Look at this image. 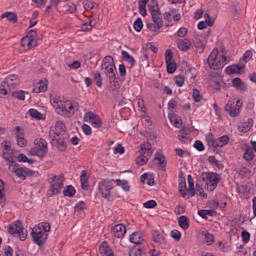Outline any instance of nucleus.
Masks as SVG:
<instances>
[{
    "mask_svg": "<svg viewBox=\"0 0 256 256\" xmlns=\"http://www.w3.org/2000/svg\"><path fill=\"white\" fill-rule=\"evenodd\" d=\"M50 103L55 109L57 115L60 117H66L67 119L73 117L77 111H79V103L71 100H67L61 96H50Z\"/></svg>",
    "mask_w": 256,
    "mask_h": 256,
    "instance_id": "obj_1",
    "label": "nucleus"
},
{
    "mask_svg": "<svg viewBox=\"0 0 256 256\" xmlns=\"http://www.w3.org/2000/svg\"><path fill=\"white\" fill-rule=\"evenodd\" d=\"M49 231H51V225L48 222H41L34 226L31 232L32 239L36 245H43L49 237Z\"/></svg>",
    "mask_w": 256,
    "mask_h": 256,
    "instance_id": "obj_2",
    "label": "nucleus"
},
{
    "mask_svg": "<svg viewBox=\"0 0 256 256\" xmlns=\"http://www.w3.org/2000/svg\"><path fill=\"white\" fill-rule=\"evenodd\" d=\"M207 63L211 69L219 71V69H223V67L227 65V57L223 54H219V50L214 48L208 56Z\"/></svg>",
    "mask_w": 256,
    "mask_h": 256,
    "instance_id": "obj_3",
    "label": "nucleus"
},
{
    "mask_svg": "<svg viewBox=\"0 0 256 256\" xmlns=\"http://www.w3.org/2000/svg\"><path fill=\"white\" fill-rule=\"evenodd\" d=\"M50 183V187L47 190V197H53V195H59L61 193V189L64 187L65 176L63 174L60 175H51L48 179Z\"/></svg>",
    "mask_w": 256,
    "mask_h": 256,
    "instance_id": "obj_4",
    "label": "nucleus"
},
{
    "mask_svg": "<svg viewBox=\"0 0 256 256\" xmlns=\"http://www.w3.org/2000/svg\"><path fill=\"white\" fill-rule=\"evenodd\" d=\"M47 153H49L47 141L43 138H36L34 140V147L30 149V155L43 159Z\"/></svg>",
    "mask_w": 256,
    "mask_h": 256,
    "instance_id": "obj_5",
    "label": "nucleus"
},
{
    "mask_svg": "<svg viewBox=\"0 0 256 256\" xmlns=\"http://www.w3.org/2000/svg\"><path fill=\"white\" fill-rule=\"evenodd\" d=\"M206 142L213 151H218L219 149L225 147V145L229 144V137L227 135H223L215 139V136H213L212 133H208L206 135Z\"/></svg>",
    "mask_w": 256,
    "mask_h": 256,
    "instance_id": "obj_6",
    "label": "nucleus"
},
{
    "mask_svg": "<svg viewBox=\"0 0 256 256\" xmlns=\"http://www.w3.org/2000/svg\"><path fill=\"white\" fill-rule=\"evenodd\" d=\"M102 70L109 79L117 77V68L115 67V60L111 56H106L102 60Z\"/></svg>",
    "mask_w": 256,
    "mask_h": 256,
    "instance_id": "obj_7",
    "label": "nucleus"
},
{
    "mask_svg": "<svg viewBox=\"0 0 256 256\" xmlns=\"http://www.w3.org/2000/svg\"><path fill=\"white\" fill-rule=\"evenodd\" d=\"M8 232L14 237H19L20 241H25L27 239V230L23 228V223H21V221H16L10 224Z\"/></svg>",
    "mask_w": 256,
    "mask_h": 256,
    "instance_id": "obj_8",
    "label": "nucleus"
},
{
    "mask_svg": "<svg viewBox=\"0 0 256 256\" xmlns=\"http://www.w3.org/2000/svg\"><path fill=\"white\" fill-rule=\"evenodd\" d=\"M203 181L206 183L207 191H215L217 185H219V181H221V176L214 172H206L204 173Z\"/></svg>",
    "mask_w": 256,
    "mask_h": 256,
    "instance_id": "obj_9",
    "label": "nucleus"
},
{
    "mask_svg": "<svg viewBox=\"0 0 256 256\" xmlns=\"http://www.w3.org/2000/svg\"><path fill=\"white\" fill-rule=\"evenodd\" d=\"M113 180L102 179L98 183V191L103 199H111V191H113Z\"/></svg>",
    "mask_w": 256,
    "mask_h": 256,
    "instance_id": "obj_10",
    "label": "nucleus"
},
{
    "mask_svg": "<svg viewBox=\"0 0 256 256\" xmlns=\"http://www.w3.org/2000/svg\"><path fill=\"white\" fill-rule=\"evenodd\" d=\"M149 11L153 20V23H156L163 27V15L161 14V10L159 9V5L157 1L152 0L151 3L148 5Z\"/></svg>",
    "mask_w": 256,
    "mask_h": 256,
    "instance_id": "obj_11",
    "label": "nucleus"
},
{
    "mask_svg": "<svg viewBox=\"0 0 256 256\" xmlns=\"http://www.w3.org/2000/svg\"><path fill=\"white\" fill-rule=\"evenodd\" d=\"M242 105H243V103H241V100H237L236 102H235V100L228 101L225 109H226L227 113L230 115V117H237V115H239L241 113Z\"/></svg>",
    "mask_w": 256,
    "mask_h": 256,
    "instance_id": "obj_12",
    "label": "nucleus"
},
{
    "mask_svg": "<svg viewBox=\"0 0 256 256\" xmlns=\"http://www.w3.org/2000/svg\"><path fill=\"white\" fill-rule=\"evenodd\" d=\"M84 121L86 123H91L92 127H95L96 129L103 127L101 117L93 112H87L84 116Z\"/></svg>",
    "mask_w": 256,
    "mask_h": 256,
    "instance_id": "obj_13",
    "label": "nucleus"
},
{
    "mask_svg": "<svg viewBox=\"0 0 256 256\" xmlns=\"http://www.w3.org/2000/svg\"><path fill=\"white\" fill-rule=\"evenodd\" d=\"M14 173H15L16 177H18L22 181H25V179H27V177H32V175H35V171H33L27 167L17 168V166H14Z\"/></svg>",
    "mask_w": 256,
    "mask_h": 256,
    "instance_id": "obj_14",
    "label": "nucleus"
},
{
    "mask_svg": "<svg viewBox=\"0 0 256 256\" xmlns=\"http://www.w3.org/2000/svg\"><path fill=\"white\" fill-rule=\"evenodd\" d=\"M1 147L3 148L2 157L4 160H6L8 163L9 161H13V155L15 154V151L11 149V142L4 141L1 144Z\"/></svg>",
    "mask_w": 256,
    "mask_h": 256,
    "instance_id": "obj_15",
    "label": "nucleus"
},
{
    "mask_svg": "<svg viewBox=\"0 0 256 256\" xmlns=\"http://www.w3.org/2000/svg\"><path fill=\"white\" fill-rule=\"evenodd\" d=\"M52 137V145L57 147L58 151H67V143H65V138L61 135H53Z\"/></svg>",
    "mask_w": 256,
    "mask_h": 256,
    "instance_id": "obj_16",
    "label": "nucleus"
},
{
    "mask_svg": "<svg viewBox=\"0 0 256 256\" xmlns=\"http://www.w3.org/2000/svg\"><path fill=\"white\" fill-rule=\"evenodd\" d=\"M4 85H6L9 89V91H12V89H16V87L19 85V76L12 74L9 75L4 79Z\"/></svg>",
    "mask_w": 256,
    "mask_h": 256,
    "instance_id": "obj_17",
    "label": "nucleus"
},
{
    "mask_svg": "<svg viewBox=\"0 0 256 256\" xmlns=\"http://www.w3.org/2000/svg\"><path fill=\"white\" fill-rule=\"evenodd\" d=\"M12 160L8 161V163H15V160L19 161V163H29V165H33L35 163V160L27 158L25 154H21L17 151L14 152V155H12Z\"/></svg>",
    "mask_w": 256,
    "mask_h": 256,
    "instance_id": "obj_18",
    "label": "nucleus"
},
{
    "mask_svg": "<svg viewBox=\"0 0 256 256\" xmlns=\"http://www.w3.org/2000/svg\"><path fill=\"white\" fill-rule=\"evenodd\" d=\"M243 69H245L244 64H242L240 61L238 64H233L231 66H228L226 68V73L228 75H241Z\"/></svg>",
    "mask_w": 256,
    "mask_h": 256,
    "instance_id": "obj_19",
    "label": "nucleus"
},
{
    "mask_svg": "<svg viewBox=\"0 0 256 256\" xmlns=\"http://www.w3.org/2000/svg\"><path fill=\"white\" fill-rule=\"evenodd\" d=\"M112 233L117 239H123L127 233V227L123 224H117L113 227Z\"/></svg>",
    "mask_w": 256,
    "mask_h": 256,
    "instance_id": "obj_20",
    "label": "nucleus"
},
{
    "mask_svg": "<svg viewBox=\"0 0 256 256\" xmlns=\"http://www.w3.org/2000/svg\"><path fill=\"white\" fill-rule=\"evenodd\" d=\"M99 253L101 256H115L113 249H111V246H109V243H107V241H103L100 244Z\"/></svg>",
    "mask_w": 256,
    "mask_h": 256,
    "instance_id": "obj_21",
    "label": "nucleus"
},
{
    "mask_svg": "<svg viewBox=\"0 0 256 256\" xmlns=\"http://www.w3.org/2000/svg\"><path fill=\"white\" fill-rule=\"evenodd\" d=\"M15 131L18 146L25 147V145H27V140L25 139V133L23 132V130H21V126H16Z\"/></svg>",
    "mask_w": 256,
    "mask_h": 256,
    "instance_id": "obj_22",
    "label": "nucleus"
},
{
    "mask_svg": "<svg viewBox=\"0 0 256 256\" xmlns=\"http://www.w3.org/2000/svg\"><path fill=\"white\" fill-rule=\"evenodd\" d=\"M65 123L63 121H57L55 124V128L50 131V137H53V135H63L66 131Z\"/></svg>",
    "mask_w": 256,
    "mask_h": 256,
    "instance_id": "obj_23",
    "label": "nucleus"
},
{
    "mask_svg": "<svg viewBox=\"0 0 256 256\" xmlns=\"http://www.w3.org/2000/svg\"><path fill=\"white\" fill-rule=\"evenodd\" d=\"M81 189L83 191H89V176L87 170H82L80 175Z\"/></svg>",
    "mask_w": 256,
    "mask_h": 256,
    "instance_id": "obj_24",
    "label": "nucleus"
},
{
    "mask_svg": "<svg viewBox=\"0 0 256 256\" xmlns=\"http://www.w3.org/2000/svg\"><path fill=\"white\" fill-rule=\"evenodd\" d=\"M62 13H75L77 11V6L73 2H66L61 6Z\"/></svg>",
    "mask_w": 256,
    "mask_h": 256,
    "instance_id": "obj_25",
    "label": "nucleus"
},
{
    "mask_svg": "<svg viewBox=\"0 0 256 256\" xmlns=\"http://www.w3.org/2000/svg\"><path fill=\"white\" fill-rule=\"evenodd\" d=\"M21 46L24 49H33V47H37V40H31V39L27 38V36H25L21 40Z\"/></svg>",
    "mask_w": 256,
    "mask_h": 256,
    "instance_id": "obj_26",
    "label": "nucleus"
},
{
    "mask_svg": "<svg viewBox=\"0 0 256 256\" xmlns=\"http://www.w3.org/2000/svg\"><path fill=\"white\" fill-rule=\"evenodd\" d=\"M152 237L155 243H158L159 245H165V235L162 232H159V230H154L152 232Z\"/></svg>",
    "mask_w": 256,
    "mask_h": 256,
    "instance_id": "obj_27",
    "label": "nucleus"
},
{
    "mask_svg": "<svg viewBox=\"0 0 256 256\" xmlns=\"http://www.w3.org/2000/svg\"><path fill=\"white\" fill-rule=\"evenodd\" d=\"M155 161H158V165L162 171H165V167H167V161L165 160V155L160 152H157L154 155Z\"/></svg>",
    "mask_w": 256,
    "mask_h": 256,
    "instance_id": "obj_28",
    "label": "nucleus"
},
{
    "mask_svg": "<svg viewBox=\"0 0 256 256\" xmlns=\"http://www.w3.org/2000/svg\"><path fill=\"white\" fill-rule=\"evenodd\" d=\"M153 146L149 142H144L140 145V151L139 153H145L148 157H151L153 155Z\"/></svg>",
    "mask_w": 256,
    "mask_h": 256,
    "instance_id": "obj_29",
    "label": "nucleus"
},
{
    "mask_svg": "<svg viewBox=\"0 0 256 256\" xmlns=\"http://www.w3.org/2000/svg\"><path fill=\"white\" fill-rule=\"evenodd\" d=\"M48 89V85L46 80H40L39 83L35 84L34 88H33V93H45V91H47Z\"/></svg>",
    "mask_w": 256,
    "mask_h": 256,
    "instance_id": "obj_30",
    "label": "nucleus"
},
{
    "mask_svg": "<svg viewBox=\"0 0 256 256\" xmlns=\"http://www.w3.org/2000/svg\"><path fill=\"white\" fill-rule=\"evenodd\" d=\"M232 86L237 89L238 91H246L247 86L245 85V82L241 80V78H234L232 80Z\"/></svg>",
    "mask_w": 256,
    "mask_h": 256,
    "instance_id": "obj_31",
    "label": "nucleus"
},
{
    "mask_svg": "<svg viewBox=\"0 0 256 256\" xmlns=\"http://www.w3.org/2000/svg\"><path fill=\"white\" fill-rule=\"evenodd\" d=\"M130 242L134 243L135 245L143 243V234L141 232H133L130 235Z\"/></svg>",
    "mask_w": 256,
    "mask_h": 256,
    "instance_id": "obj_32",
    "label": "nucleus"
},
{
    "mask_svg": "<svg viewBox=\"0 0 256 256\" xmlns=\"http://www.w3.org/2000/svg\"><path fill=\"white\" fill-rule=\"evenodd\" d=\"M178 49L180 51H189L191 49V40L190 39H182L178 42Z\"/></svg>",
    "mask_w": 256,
    "mask_h": 256,
    "instance_id": "obj_33",
    "label": "nucleus"
},
{
    "mask_svg": "<svg viewBox=\"0 0 256 256\" xmlns=\"http://www.w3.org/2000/svg\"><path fill=\"white\" fill-rule=\"evenodd\" d=\"M147 3H149V0H139L138 1V9H139V13L140 15H142V17H147Z\"/></svg>",
    "mask_w": 256,
    "mask_h": 256,
    "instance_id": "obj_34",
    "label": "nucleus"
},
{
    "mask_svg": "<svg viewBox=\"0 0 256 256\" xmlns=\"http://www.w3.org/2000/svg\"><path fill=\"white\" fill-rule=\"evenodd\" d=\"M178 225L183 229L184 231H187L189 229V218L187 216H180L178 218Z\"/></svg>",
    "mask_w": 256,
    "mask_h": 256,
    "instance_id": "obj_35",
    "label": "nucleus"
},
{
    "mask_svg": "<svg viewBox=\"0 0 256 256\" xmlns=\"http://www.w3.org/2000/svg\"><path fill=\"white\" fill-rule=\"evenodd\" d=\"M178 189L182 197H185V195H187V181L185 180V178H180Z\"/></svg>",
    "mask_w": 256,
    "mask_h": 256,
    "instance_id": "obj_36",
    "label": "nucleus"
},
{
    "mask_svg": "<svg viewBox=\"0 0 256 256\" xmlns=\"http://www.w3.org/2000/svg\"><path fill=\"white\" fill-rule=\"evenodd\" d=\"M251 127H253V119H248L247 122H243L240 126H239V130L242 133H248V131H251Z\"/></svg>",
    "mask_w": 256,
    "mask_h": 256,
    "instance_id": "obj_37",
    "label": "nucleus"
},
{
    "mask_svg": "<svg viewBox=\"0 0 256 256\" xmlns=\"http://www.w3.org/2000/svg\"><path fill=\"white\" fill-rule=\"evenodd\" d=\"M110 90L111 91H119L121 89V82H119V78L115 76V78H110Z\"/></svg>",
    "mask_w": 256,
    "mask_h": 256,
    "instance_id": "obj_38",
    "label": "nucleus"
},
{
    "mask_svg": "<svg viewBox=\"0 0 256 256\" xmlns=\"http://www.w3.org/2000/svg\"><path fill=\"white\" fill-rule=\"evenodd\" d=\"M149 157L150 156H147V154H145V152L140 153V155L135 160L136 165H140V166L146 165V163H148V161H149Z\"/></svg>",
    "mask_w": 256,
    "mask_h": 256,
    "instance_id": "obj_39",
    "label": "nucleus"
},
{
    "mask_svg": "<svg viewBox=\"0 0 256 256\" xmlns=\"http://www.w3.org/2000/svg\"><path fill=\"white\" fill-rule=\"evenodd\" d=\"M238 176L240 179H249L251 177V170L247 167H241L238 170Z\"/></svg>",
    "mask_w": 256,
    "mask_h": 256,
    "instance_id": "obj_40",
    "label": "nucleus"
},
{
    "mask_svg": "<svg viewBox=\"0 0 256 256\" xmlns=\"http://www.w3.org/2000/svg\"><path fill=\"white\" fill-rule=\"evenodd\" d=\"M169 119L172 125H174V127H177V129L181 128V126L183 125L181 122V118H179L177 114H170Z\"/></svg>",
    "mask_w": 256,
    "mask_h": 256,
    "instance_id": "obj_41",
    "label": "nucleus"
},
{
    "mask_svg": "<svg viewBox=\"0 0 256 256\" xmlns=\"http://www.w3.org/2000/svg\"><path fill=\"white\" fill-rule=\"evenodd\" d=\"M251 59H253V52L251 50H247L240 59V63L245 67L247 62L251 61Z\"/></svg>",
    "mask_w": 256,
    "mask_h": 256,
    "instance_id": "obj_42",
    "label": "nucleus"
},
{
    "mask_svg": "<svg viewBox=\"0 0 256 256\" xmlns=\"http://www.w3.org/2000/svg\"><path fill=\"white\" fill-rule=\"evenodd\" d=\"M193 45L197 51V53H203L205 51V43L201 41V39L196 38L193 42Z\"/></svg>",
    "mask_w": 256,
    "mask_h": 256,
    "instance_id": "obj_43",
    "label": "nucleus"
},
{
    "mask_svg": "<svg viewBox=\"0 0 256 256\" xmlns=\"http://www.w3.org/2000/svg\"><path fill=\"white\" fill-rule=\"evenodd\" d=\"M146 27L148 30H150L152 33H159L161 31L163 26H160V24H157L155 22H150L146 24Z\"/></svg>",
    "mask_w": 256,
    "mask_h": 256,
    "instance_id": "obj_44",
    "label": "nucleus"
},
{
    "mask_svg": "<svg viewBox=\"0 0 256 256\" xmlns=\"http://www.w3.org/2000/svg\"><path fill=\"white\" fill-rule=\"evenodd\" d=\"M2 19H7L12 21V23H17V14L15 12H5L2 14Z\"/></svg>",
    "mask_w": 256,
    "mask_h": 256,
    "instance_id": "obj_45",
    "label": "nucleus"
},
{
    "mask_svg": "<svg viewBox=\"0 0 256 256\" xmlns=\"http://www.w3.org/2000/svg\"><path fill=\"white\" fill-rule=\"evenodd\" d=\"M202 235L205 238L207 245H213L215 242V236H213V234L209 233L208 231H203Z\"/></svg>",
    "mask_w": 256,
    "mask_h": 256,
    "instance_id": "obj_46",
    "label": "nucleus"
},
{
    "mask_svg": "<svg viewBox=\"0 0 256 256\" xmlns=\"http://www.w3.org/2000/svg\"><path fill=\"white\" fill-rule=\"evenodd\" d=\"M75 187H73L72 185L67 186L64 190H63V195L64 197H75Z\"/></svg>",
    "mask_w": 256,
    "mask_h": 256,
    "instance_id": "obj_47",
    "label": "nucleus"
},
{
    "mask_svg": "<svg viewBox=\"0 0 256 256\" xmlns=\"http://www.w3.org/2000/svg\"><path fill=\"white\" fill-rule=\"evenodd\" d=\"M116 185L121 187L123 191H129L131 189V186H129V182L127 180L116 179Z\"/></svg>",
    "mask_w": 256,
    "mask_h": 256,
    "instance_id": "obj_48",
    "label": "nucleus"
},
{
    "mask_svg": "<svg viewBox=\"0 0 256 256\" xmlns=\"http://www.w3.org/2000/svg\"><path fill=\"white\" fill-rule=\"evenodd\" d=\"M214 23V20L200 21L198 23V29H200V31H203V29H207V27H213Z\"/></svg>",
    "mask_w": 256,
    "mask_h": 256,
    "instance_id": "obj_49",
    "label": "nucleus"
},
{
    "mask_svg": "<svg viewBox=\"0 0 256 256\" xmlns=\"http://www.w3.org/2000/svg\"><path fill=\"white\" fill-rule=\"evenodd\" d=\"M28 113L30 117H32V119H37L38 121H41V119H43V114L41 112H38L37 109H30Z\"/></svg>",
    "mask_w": 256,
    "mask_h": 256,
    "instance_id": "obj_50",
    "label": "nucleus"
},
{
    "mask_svg": "<svg viewBox=\"0 0 256 256\" xmlns=\"http://www.w3.org/2000/svg\"><path fill=\"white\" fill-rule=\"evenodd\" d=\"M122 57L123 60L126 61L127 63H130L131 65H135V58L129 54L127 51H122Z\"/></svg>",
    "mask_w": 256,
    "mask_h": 256,
    "instance_id": "obj_51",
    "label": "nucleus"
},
{
    "mask_svg": "<svg viewBox=\"0 0 256 256\" xmlns=\"http://www.w3.org/2000/svg\"><path fill=\"white\" fill-rule=\"evenodd\" d=\"M244 159L245 161H253L255 159V154L253 153V149L247 148L244 152Z\"/></svg>",
    "mask_w": 256,
    "mask_h": 256,
    "instance_id": "obj_52",
    "label": "nucleus"
},
{
    "mask_svg": "<svg viewBox=\"0 0 256 256\" xmlns=\"http://www.w3.org/2000/svg\"><path fill=\"white\" fill-rule=\"evenodd\" d=\"M97 24V22L90 20L89 22L84 23L81 26L82 31H91V29H93V27H95V25Z\"/></svg>",
    "mask_w": 256,
    "mask_h": 256,
    "instance_id": "obj_53",
    "label": "nucleus"
},
{
    "mask_svg": "<svg viewBox=\"0 0 256 256\" xmlns=\"http://www.w3.org/2000/svg\"><path fill=\"white\" fill-rule=\"evenodd\" d=\"M97 24V22L90 20L89 22L84 23L81 26L82 31H91V29H93V27H95V25Z\"/></svg>",
    "mask_w": 256,
    "mask_h": 256,
    "instance_id": "obj_54",
    "label": "nucleus"
},
{
    "mask_svg": "<svg viewBox=\"0 0 256 256\" xmlns=\"http://www.w3.org/2000/svg\"><path fill=\"white\" fill-rule=\"evenodd\" d=\"M167 73L173 74L175 71H177V63L174 62H167L166 63Z\"/></svg>",
    "mask_w": 256,
    "mask_h": 256,
    "instance_id": "obj_55",
    "label": "nucleus"
},
{
    "mask_svg": "<svg viewBox=\"0 0 256 256\" xmlns=\"http://www.w3.org/2000/svg\"><path fill=\"white\" fill-rule=\"evenodd\" d=\"M5 183L0 179V203H5Z\"/></svg>",
    "mask_w": 256,
    "mask_h": 256,
    "instance_id": "obj_56",
    "label": "nucleus"
},
{
    "mask_svg": "<svg viewBox=\"0 0 256 256\" xmlns=\"http://www.w3.org/2000/svg\"><path fill=\"white\" fill-rule=\"evenodd\" d=\"M94 80H95L97 87H103V79L101 78V72L96 71L94 73Z\"/></svg>",
    "mask_w": 256,
    "mask_h": 256,
    "instance_id": "obj_57",
    "label": "nucleus"
},
{
    "mask_svg": "<svg viewBox=\"0 0 256 256\" xmlns=\"http://www.w3.org/2000/svg\"><path fill=\"white\" fill-rule=\"evenodd\" d=\"M192 97L196 103H200V101H203V95H201V92H199L198 89H193Z\"/></svg>",
    "mask_w": 256,
    "mask_h": 256,
    "instance_id": "obj_58",
    "label": "nucleus"
},
{
    "mask_svg": "<svg viewBox=\"0 0 256 256\" xmlns=\"http://www.w3.org/2000/svg\"><path fill=\"white\" fill-rule=\"evenodd\" d=\"M9 91H11V90H9V87L6 86V84L4 82H2L0 84V97L1 98L5 97V95H7V93H9Z\"/></svg>",
    "mask_w": 256,
    "mask_h": 256,
    "instance_id": "obj_59",
    "label": "nucleus"
},
{
    "mask_svg": "<svg viewBox=\"0 0 256 256\" xmlns=\"http://www.w3.org/2000/svg\"><path fill=\"white\" fill-rule=\"evenodd\" d=\"M165 61H166V63H172L175 61L173 59V51H171V49H167L165 51Z\"/></svg>",
    "mask_w": 256,
    "mask_h": 256,
    "instance_id": "obj_60",
    "label": "nucleus"
},
{
    "mask_svg": "<svg viewBox=\"0 0 256 256\" xmlns=\"http://www.w3.org/2000/svg\"><path fill=\"white\" fill-rule=\"evenodd\" d=\"M142 255H143V251L141 250V248H138V247H134L129 251V256H142Z\"/></svg>",
    "mask_w": 256,
    "mask_h": 256,
    "instance_id": "obj_61",
    "label": "nucleus"
},
{
    "mask_svg": "<svg viewBox=\"0 0 256 256\" xmlns=\"http://www.w3.org/2000/svg\"><path fill=\"white\" fill-rule=\"evenodd\" d=\"M133 27H134L135 31H137L139 33L143 29V20H141V18H138L134 22Z\"/></svg>",
    "mask_w": 256,
    "mask_h": 256,
    "instance_id": "obj_62",
    "label": "nucleus"
},
{
    "mask_svg": "<svg viewBox=\"0 0 256 256\" xmlns=\"http://www.w3.org/2000/svg\"><path fill=\"white\" fill-rule=\"evenodd\" d=\"M174 81L177 85V87H183L185 85V77L182 75H178L174 78Z\"/></svg>",
    "mask_w": 256,
    "mask_h": 256,
    "instance_id": "obj_63",
    "label": "nucleus"
},
{
    "mask_svg": "<svg viewBox=\"0 0 256 256\" xmlns=\"http://www.w3.org/2000/svg\"><path fill=\"white\" fill-rule=\"evenodd\" d=\"M12 97H14L15 99H19V101H25V92L23 91L12 92Z\"/></svg>",
    "mask_w": 256,
    "mask_h": 256,
    "instance_id": "obj_64",
    "label": "nucleus"
}]
</instances>
